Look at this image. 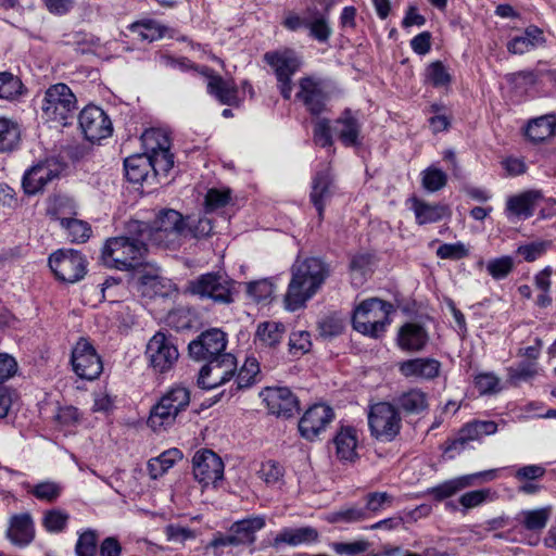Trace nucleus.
<instances>
[{"mask_svg":"<svg viewBox=\"0 0 556 556\" xmlns=\"http://www.w3.org/2000/svg\"><path fill=\"white\" fill-rule=\"evenodd\" d=\"M292 277L285 296L286 308L296 311L313 298L330 275L329 265L320 257L296 260L291 268Z\"/></svg>","mask_w":556,"mask_h":556,"instance_id":"nucleus-1","label":"nucleus"},{"mask_svg":"<svg viewBox=\"0 0 556 556\" xmlns=\"http://www.w3.org/2000/svg\"><path fill=\"white\" fill-rule=\"evenodd\" d=\"M77 111V98L64 83L51 85L41 102V118L50 127L61 128L73 124Z\"/></svg>","mask_w":556,"mask_h":556,"instance_id":"nucleus-2","label":"nucleus"},{"mask_svg":"<svg viewBox=\"0 0 556 556\" xmlns=\"http://www.w3.org/2000/svg\"><path fill=\"white\" fill-rule=\"evenodd\" d=\"M148 249L141 242L131 241L127 236L109 238L101 252L105 267L117 270H132L144 265Z\"/></svg>","mask_w":556,"mask_h":556,"instance_id":"nucleus-3","label":"nucleus"},{"mask_svg":"<svg viewBox=\"0 0 556 556\" xmlns=\"http://www.w3.org/2000/svg\"><path fill=\"white\" fill-rule=\"evenodd\" d=\"M395 311L393 304L370 298L362 301L354 309L353 328L371 338H379L390 324V314Z\"/></svg>","mask_w":556,"mask_h":556,"instance_id":"nucleus-4","label":"nucleus"},{"mask_svg":"<svg viewBox=\"0 0 556 556\" xmlns=\"http://www.w3.org/2000/svg\"><path fill=\"white\" fill-rule=\"evenodd\" d=\"M184 293L200 300H211L215 304L229 305L235 301V281L219 273H206L189 280Z\"/></svg>","mask_w":556,"mask_h":556,"instance_id":"nucleus-5","label":"nucleus"},{"mask_svg":"<svg viewBox=\"0 0 556 556\" xmlns=\"http://www.w3.org/2000/svg\"><path fill=\"white\" fill-rule=\"evenodd\" d=\"M189 404V390L182 386H175L152 407L148 425L154 431L165 429L175 422L179 413L186 410Z\"/></svg>","mask_w":556,"mask_h":556,"instance_id":"nucleus-6","label":"nucleus"},{"mask_svg":"<svg viewBox=\"0 0 556 556\" xmlns=\"http://www.w3.org/2000/svg\"><path fill=\"white\" fill-rule=\"evenodd\" d=\"M368 427L377 441L392 442L400 433L402 418L397 407L389 402H379L369 407Z\"/></svg>","mask_w":556,"mask_h":556,"instance_id":"nucleus-7","label":"nucleus"},{"mask_svg":"<svg viewBox=\"0 0 556 556\" xmlns=\"http://www.w3.org/2000/svg\"><path fill=\"white\" fill-rule=\"evenodd\" d=\"M153 244L177 249L186 238V218L172 208L160 211L152 223Z\"/></svg>","mask_w":556,"mask_h":556,"instance_id":"nucleus-8","label":"nucleus"},{"mask_svg":"<svg viewBox=\"0 0 556 556\" xmlns=\"http://www.w3.org/2000/svg\"><path fill=\"white\" fill-rule=\"evenodd\" d=\"M265 526V516L252 515L248 518L235 521L226 534H215L210 546L218 548L226 546L252 545L256 541V532L262 530Z\"/></svg>","mask_w":556,"mask_h":556,"instance_id":"nucleus-9","label":"nucleus"},{"mask_svg":"<svg viewBox=\"0 0 556 556\" xmlns=\"http://www.w3.org/2000/svg\"><path fill=\"white\" fill-rule=\"evenodd\" d=\"M263 58L276 74L281 96L289 100L292 92L291 77L300 68L301 60L291 49L268 51Z\"/></svg>","mask_w":556,"mask_h":556,"instance_id":"nucleus-10","label":"nucleus"},{"mask_svg":"<svg viewBox=\"0 0 556 556\" xmlns=\"http://www.w3.org/2000/svg\"><path fill=\"white\" fill-rule=\"evenodd\" d=\"M49 266L55 277L67 283L81 280L87 273V262L83 254L73 249H60L49 257Z\"/></svg>","mask_w":556,"mask_h":556,"instance_id":"nucleus-11","label":"nucleus"},{"mask_svg":"<svg viewBox=\"0 0 556 556\" xmlns=\"http://www.w3.org/2000/svg\"><path fill=\"white\" fill-rule=\"evenodd\" d=\"M198 376V386L202 389H214L229 381L237 368L236 357L232 354L222 355L218 358L206 361Z\"/></svg>","mask_w":556,"mask_h":556,"instance_id":"nucleus-12","label":"nucleus"},{"mask_svg":"<svg viewBox=\"0 0 556 556\" xmlns=\"http://www.w3.org/2000/svg\"><path fill=\"white\" fill-rule=\"evenodd\" d=\"M146 355L151 367L157 372H166L178 361L179 353L172 339L156 332L148 342Z\"/></svg>","mask_w":556,"mask_h":556,"instance_id":"nucleus-13","label":"nucleus"},{"mask_svg":"<svg viewBox=\"0 0 556 556\" xmlns=\"http://www.w3.org/2000/svg\"><path fill=\"white\" fill-rule=\"evenodd\" d=\"M72 365L75 374L87 380L97 379L102 370L103 364L92 344L81 338L72 351Z\"/></svg>","mask_w":556,"mask_h":556,"instance_id":"nucleus-14","label":"nucleus"},{"mask_svg":"<svg viewBox=\"0 0 556 556\" xmlns=\"http://www.w3.org/2000/svg\"><path fill=\"white\" fill-rule=\"evenodd\" d=\"M227 345V336L217 328H212L202 332L195 340L189 343V354L195 361H211L222 355Z\"/></svg>","mask_w":556,"mask_h":556,"instance_id":"nucleus-15","label":"nucleus"},{"mask_svg":"<svg viewBox=\"0 0 556 556\" xmlns=\"http://www.w3.org/2000/svg\"><path fill=\"white\" fill-rule=\"evenodd\" d=\"M78 124L85 139H108L113 135V125L109 115L93 104L80 111Z\"/></svg>","mask_w":556,"mask_h":556,"instance_id":"nucleus-16","label":"nucleus"},{"mask_svg":"<svg viewBox=\"0 0 556 556\" xmlns=\"http://www.w3.org/2000/svg\"><path fill=\"white\" fill-rule=\"evenodd\" d=\"M332 407L326 404H314L308 407L299 420V432L307 441L316 440L334 419Z\"/></svg>","mask_w":556,"mask_h":556,"instance_id":"nucleus-17","label":"nucleus"},{"mask_svg":"<svg viewBox=\"0 0 556 556\" xmlns=\"http://www.w3.org/2000/svg\"><path fill=\"white\" fill-rule=\"evenodd\" d=\"M61 161L54 162V159H47L28 169L23 177V188L27 194H35L41 191L50 181L58 178L61 169L65 165L64 156L60 155Z\"/></svg>","mask_w":556,"mask_h":556,"instance_id":"nucleus-18","label":"nucleus"},{"mask_svg":"<svg viewBox=\"0 0 556 556\" xmlns=\"http://www.w3.org/2000/svg\"><path fill=\"white\" fill-rule=\"evenodd\" d=\"M496 478V470H484L470 475L459 476L450 480H445L442 483L429 488L427 494L432 496L434 501L441 502L448 498L464 489L478 484V480L491 481Z\"/></svg>","mask_w":556,"mask_h":556,"instance_id":"nucleus-19","label":"nucleus"},{"mask_svg":"<svg viewBox=\"0 0 556 556\" xmlns=\"http://www.w3.org/2000/svg\"><path fill=\"white\" fill-rule=\"evenodd\" d=\"M193 476L203 485L215 483L223 479L224 463L222 458L211 450H200L192 458Z\"/></svg>","mask_w":556,"mask_h":556,"instance_id":"nucleus-20","label":"nucleus"},{"mask_svg":"<svg viewBox=\"0 0 556 556\" xmlns=\"http://www.w3.org/2000/svg\"><path fill=\"white\" fill-rule=\"evenodd\" d=\"M261 395L269 413L278 417L289 418L300 410L298 397L288 388H266Z\"/></svg>","mask_w":556,"mask_h":556,"instance_id":"nucleus-21","label":"nucleus"},{"mask_svg":"<svg viewBox=\"0 0 556 556\" xmlns=\"http://www.w3.org/2000/svg\"><path fill=\"white\" fill-rule=\"evenodd\" d=\"M334 193L336 185L330 169L325 167L316 172L312 180L309 200L318 213L319 220L324 218L325 207Z\"/></svg>","mask_w":556,"mask_h":556,"instance_id":"nucleus-22","label":"nucleus"},{"mask_svg":"<svg viewBox=\"0 0 556 556\" xmlns=\"http://www.w3.org/2000/svg\"><path fill=\"white\" fill-rule=\"evenodd\" d=\"M312 115H319L326 110L328 100L320 81L312 77H303L299 81V91L295 94Z\"/></svg>","mask_w":556,"mask_h":556,"instance_id":"nucleus-23","label":"nucleus"},{"mask_svg":"<svg viewBox=\"0 0 556 556\" xmlns=\"http://www.w3.org/2000/svg\"><path fill=\"white\" fill-rule=\"evenodd\" d=\"M497 424L492 420H475L462 427L456 439L452 440L445 448V453L462 452L470 441L479 440L484 435L494 434Z\"/></svg>","mask_w":556,"mask_h":556,"instance_id":"nucleus-24","label":"nucleus"},{"mask_svg":"<svg viewBox=\"0 0 556 556\" xmlns=\"http://www.w3.org/2000/svg\"><path fill=\"white\" fill-rule=\"evenodd\" d=\"M396 342L399 348L405 352H420L429 342V333L419 323H405L397 331Z\"/></svg>","mask_w":556,"mask_h":556,"instance_id":"nucleus-25","label":"nucleus"},{"mask_svg":"<svg viewBox=\"0 0 556 556\" xmlns=\"http://www.w3.org/2000/svg\"><path fill=\"white\" fill-rule=\"evenodd\" d=\"M399 369L404 377L430 380L439 376L441 363L435 358L419 357L402 362Z\"/></svg>","mask_w":556,"mask_h":556,"instance_id":"nucleus-26","label":"nucleus"},{"mask_svg":"<svg viewBox=\"0 0 556 556\" xmlns=\"http://www.w3.org/2000/svg\"><path fill=\"white\" fill-rule=\"evenodd\" d=\"M207 91L222 104L229 106L239 105L238 88L233 80H226L213 71H207Z\"/></svg>","mask_w":556,"mask_h":556,"instance_id":"nucleus-27","label":"nucleus"},{"mask_svg":"<svg viewBox=\"0 0 556 556\" xmlns=\"http://www.w3.org/2000/svg\"><path fill=\"white\" fill-rule=\"evenodd\" d=\"M7 538L16 546H27L35 538L31 516L28 513L13 515L10 518Z\"/></svg>","mask_w":556,"mask_h":556,"instance_id":"nucleus-28","label":"nucleus"},{"mask_svg":"<svg viewBox=\"0 0 556 556\" xmlns=\"http://www.w3.org/2000/svg\"><path fill=\"white\" fill-rule=\"evenodd\" d=\"M542 199V193L536 190H529L508 199L506 211L508 215H514L521 219L531 217L535 205Z\"/></svg>","mask_w":556,"mask_h":556,"instance_id":"nucleus-29","label":"nucleus"},{"mask_svg":"<svg viewBox=\"0 0 556 556\" xmlns=\"http://www.w3.org/2000/svg\"><path fill=\"white\" fill-rule=\"evenodd\" d=\"M332 442L336 445V454L339 459L353 462L357 457V431L354 427L342 426Z\"/></svg>","mask_w":556,"mask_h":556,"instance_id":"nucleus-30","label":"nucleus"},{"mask_svg":"<svg viewBox=\"0 0 556 556\" xmlns=\"http://www.w3.org/2000/svg\"><path fill=\"white\" fill-rule=\"evenodd\" d=\"M318 540V532L313 527L283 528L274 539L273 546L278 547L281 544L296 546L300 544L312 543Z\"/></svg>","mask_w":556,"mask_h":556,"instance_id":"nucleus-31","label":"nucleus"},{"mask_svg":"<svg viewBox=\"0 0 556 556\" xmlns=\"http://www.w3.org/2000/svg\"><path fill=\"white\" fill-rule=\"evenodd\" d=\"M527 139H549L556 136V115L545 114L530 119L523 128Z\"/></svg>","mask_w":556,"mask_h":556,"instance_id":"nucleus-32","label":"nucleus"},{"mask_svg":"<svg viewBox=\"0 0 556 556\" xmlns=\"http://www.w3.org/2000/svg\"><path fill=\"white\" fill-rule=\"evenodd\" d=\"M397 409L406 415H418L428 408V396L419 389H410L395 400Z\"/></svg>","mask_w":556,"mask_h":556,"instance_id":"nucleus-33","label":"nucleus"},{"mask_svg":"<svg viewBox=\"0 0 556 556\" xmlns=\"http://www.w3.org/2000/svg\"><path fill=\"white\" fill-rule=\"evenodd\" d=\"M544 41L543 31L535 26H530L522 36L513 38L508 42L507 49L513 54H522L543 45Z\"/></svg>","mask_w":556,"mask_h":556,"instance_id":"nucleus-34","label":"nucleus"},{"mask_svg":"<svg viewBox=\"0 0 556 556\" xmlns=\"http://www.w3.org/2000/svg\"><path fill=\"white\" fill-rule=\"evenodd\" d=\"M157 148H152L151 154H147L151 162L154 175L166 176L174 166V155L169 151V141H156Z\"/></svg>","mask_w":556,"mask_h":556,"instance_id":"nucleus-35","label":"nucleus"},{"mask_svg":"<svg viewBox=\"0 0 556 556\" xmlns=\"http://www.w3.org/2000/svg\"><path fill=\"white\" fill-rule=\"evenodd\" d=\"M124 167L127 180L132 184H140L147 179L151 169V162L147 154H137L126 157Z\"/></svg>","mask_w":556,"mask_h":556,"instance_id":"nucleus-36","label":"nucleus"},{"mask_svg":"<svg viewBox=\"0 0 556 556\" xmlns=\"http://www.w3.org/2000/svg\"><path fill=\"white\" fill-rule=\"evenodd\" d=\"M285 332L286 327L283 324L263 321L257 326L255 339L258 340L262 345L274 348L281 341Z\"/></svg>","mask_w":556,"mask_h":556,"instance_id":"nucleus-37","label":"nucleus"},{"mask_svg":"<svg viewBox=\"0 0 556 556\" xmlns=\"http://www.w3.org/2000/svg\"><path fill=\"white\" fill-rule=\"evenodd\" d=\"M413 210L419 225L437 223L441 220L445 214V207L443 205L429 204L416 198L413 199Z\"/></svg>","mask_w":556,"mask_h":556,"instance_id":"nucleus-38","label":"nucleus"},{"mask_svg":"<svg viewBox=\"0 0 556 556\" xmlns=\"http://www.w3.org/2000/svg\"><path fill=\"white\" fill-rule=\"evenodd\" d=\"M334 135L340 139H357L359 134V123L354 112L345 109L333 126Z\"/></svg>","mask_w":556,"mask_h":556,"instance_id":"nucleus-39","label":"nucleus"},{"mask_svg":"<svg viewBox=\"0 0 556 556\" xmlns=\"http://www.w3.org/2000/svg\"><path fill=\"white\" fill-rule=\"evenodd\" d=\"M129 29L137 34L141 40L154 41L163 38L168 31V27L160 24L154 20H144L135 22L130 25Z\"/></svg>","mask_w":556,"mask_h":556,"instance_id":"nucleus-40","label":"nucleus"},{"mask_svg":"<svg viewBox=\"0 0 556 556\" xmlns=\"http://www.w3.org/2000/svg\"><path fill=\"white\" fill-rule=\"evenodd\" d=\"M138 288L143 296L153 298L159 294L164 295V293H162L163 286L159 275V269L153 266H149V270L139 276Z\"/></svg>","mask_w":556,"mask_h":556,"instance_id":"nucleus-41","label":"nucleus"},{"mask_svg":"<svg viewBox=\"0 0 556 556\" xmlns=\"http://www.w3.org/2000/svg\"><path fill=\"white\" fill-rule=\"evenodd\" d=\"M257 476L266 485L280 488L283 484L285 469L278 462L269 459L261 464Z\"/></svg>","mask_w":556,"mask_h":556,"instance_id":"nucleus-42","label":"nucleus"},{"mask_svg":"<svg viewBox=\"0 0 556 556\" xmlns=\"http://www.w3.org/2000/svg\"><path fill=\"white\" fill-rule=\"evenodd\" d=\"M61 226L66 230L67 237L72 242H86L91 235V228L88 223L75 218H61Z\"/></svg>","mask_w":556,"mask_h":556,"instance_id":"nucleus-43","label":"nucleus"},{"mask_svg":"<svg viewBox=\"0 0 556 556\" xmlns=\"http://www.w3.org/2000/svg\"><path fill=\"white\" fill-rule=\"evenodd\" d=\"M447 184V175L434 165L421 172V185L429 192H437Z\"/></svg>","mask_w":556,"mask_h":556,"instance_id":"nucleus-44","label":"nucleus"},{"mask_svg":"<svg viewBox=\"0 0 556 556\" xmlns=\"http://www.w3.org/2000/svg\"><path fill=\"white\" fill-rule=\"evenodd\" d=\"M99 534L96 530L87 529L78 535L75 544L76 556H97Z\"/></svg>","mask_w":556,"mask_h":556,"instance_id":"nucleus-45","label":"nucleus"},{"mask_svg":"<svg viewBox=\"0 0 556 556\" xmlns=\"http://www.w3.org/2000/svg\"><path fill=\"white\" fill-rule=\"evenodd\" d=\"M231 199V190L229 188H211L207 190L204 208L205 213H213L219 208L225 207Z\"/></svg>","mask_w":556,"mask_h":556,"instance_id":"nucleus-46","label":"nucleus"},{"mask_svg":"<svg viewBox=\"0 0 556 556\" xmlns=\"http://www.w3.org/2000/svg\"><path fill=\"white\" fill-rule=\"evenodd\" d=\"M127 232L131 241L141 242L147 248L148 243L153 244V228L152 224H148L140 220H130L127 224Z\"/></svg>","mask_w":556,"mask_h":556,"instance_id":"nucleus-47","label":"nucleus"},{"mask_svg":"<svg viewBox=\"0 0 556 556\" xmlns=\"http://www.w3.org/2000/svg\"><path fill=\"white\" fill-rule=\"evenodd\" d=\"M258 372L260 365L256 358L248 357L237 375V390H242L251 387L255 382V378Z\"/></svg>","mask_w":556,"mask_h":556,"instance_id":"nucleus-48","label":"nucleus"},{"mask_svg":"<svg viewBox=\"0 0 556 556\" xmlns=\"http://www.w3.org/2000/svg\"><path fill=\"white\" fill-rule=\"evenodd\" d=\"M21 79L8 72L0 73V99L13 100L22 93Z\"/></svg>","mask_w":556,"mask_h":556,"instance_id":"nucleus-49","label":"nucleus"},{"mask_svg":"<svg viewBox=\"0 0 556 556\" xmlns=\"http://www.w3.org/2000/svg\"><path fill=\"white\" fill-rule=\"evenodd\" d=\"M551 515V508L544 507L523 511V526L530 531H540L545 528Z\"/></svg>","mask_w":556,"mask_h":556,"instance_id":"nucleus-50","label":"nucleus"},{"mask_svg":"<svg viewBox=\"0 0 556 556\" xmlns=\"http://www.w3.org/2000/svg\"><path fill=\"white\" fill-rule=\"evenodd\" d=\"M245 286L248 295L255 302L269 300L275 290L274 283L269 279L250 281Z\"/></svg>","mask_w":556,"mask_h":556,"instance_id":"nucleus-51","label":"nucleus"},{"mask_svg":"<svg viewBox=\"0 0 556 556\" xmlns=\"http://www.w3.org/2000/svg\"><path fill=\"white\" fill-rule=\"evenodd\" d=\"M426 78L433 87H445L451 83V75L441 61L432 62L426 70Z\"/></svg>","mask_w":556,"mask_h":556,"instance_id":"nucleus-52","label":"nucleus"},{"mask_svg":"<svg viewBox=\"0 0 556 556\" xmlns=\"http://www.w3.org/2000/svg\"><path fill=\"white\" fill-rule=\"evenodd\" d=\"M289 352L293 356H301L312 348L311 333L304 330L293 331L289 337Z\"/></svg>","mask_w":556,"mask_h":556,"instance_id":"nucleus-53","label":"nucleus"},{"mask_svg":"<svg viewBox=\"0 0 556 556\" xmlns=\"http://www.w3.org/2000/svg\"><path fill=\"white\" fill-rule=\"evenodd\" d=\"M29 493L40 501L54 502L61 495L62 486L53 481H43L35 484Z\"/></svg>","mask_w":556,"mask_h":556,"instance_id":"nucleus-54","label":"nucleus"},{"mask_svg":"<svg viewBox=\"0 0 556 556\" xmlns=\"http://www.w3.org/2000/svg\"><path fill=\"white\" fill-rule=\"evenodd\" d=\"M309 35L319 42H327L332 34V29L328 24L327 16L318 15L314 20L305 24Z\"/></svg>","mask_w":556,"mask_h":556,"instance_id":"nucleus-55","label":"nucleus"},{"mask_svg":"<svg viewBox=\"0 0 556 556\" xmlns=\"http://www.w3.org/2000/svg\"><path fill=\"white\" fill-rule=\"evenodd\" d=\"M514 268V261L510 256H502L490 260L486 264V270L495 280L506 278Z\"/></svg>","mask_w":556,"mask_h":556,"instance_id":"nucleus-56","label":"nucleus"},{"mask_svg":"<svg viewBox=\"0 0 556 556\" xmlns=\"http://www.w3.org/2000/svg\"><path fill=\"white\" fill-rule=\"evenodd\" d=\"M494 492L491 491V489H481V490H473L464 493L459 497V504L465 509H471L476 508L486 501L493 500Z\"/></svg>","mask_w":556,"mask_h":556,"instance_id":"nucleus-57","label":"nucleus"},{"mask_svg":"<svg viewBox=\"0 0 556 556\" xmlns=\"http://www.w3.org/2000/svg\"><path fill=\"white\" fill-rule=\"evenodd\" d=\"M475 387L481 395L494 394L502 390L501 379L492 372L477 375L475 377Z\"/></svg>","mask_w":556,"mask_h":556,"instance_id":"nucleus-58","label":"nucleus"},{"mask_svg":"<svg viewBox=\"0 0 556 556\" xmlns=\"http://www.w3.org/2000/svg\"><path fill=\"white\" fill-rule=\"evenodd\" d=\"M213 232L212 220L207 217H200L197 220H186V237L191 236L195 239L208 237Z\"/></svg>","mask_w":556,"mask_h":556,"instance_id":"nucleus-59","label":"nucleus"},{"mask_svg":"<svg viewBox=\"0 0 556 556\" xmlns=\"http://www.w3.org/2000/svg\"><path fill=\"white\" fill-rule=\"evenodd\" d=\"M70 515L62 509H51L45 514L43 526L49 532L63 531L68 522Z\"/></svg>","mask_w":556,"mask_h":556,"instance_id":"nucleus-60","label":"nucleus"},{"mask_svg":"<svg viewBox=\"0 0 556 556\" xmlns=\"http://www.w3.org/2000/svg\"><path fill=\"white\" fill-rule=\"evenodd\" d=\"M365 508L369 516V513H378L384 508V506H391L393 496L387 492H370L365 496Z\"/></svg>","mask_w":556,"mask_h":556,"instance_id":"nucleus-61","label":"nucleus"},{"mask_svg":"<svg viewBox=\"0 0 556 556\" xmlns=\"http://www.w3.org/2000/svg\"><path fill=\"white\" fill-rule=\"evenodd\" d=\"M468 248L463 242L443 243L437 250V255L442 260L458 261L467 257Z\"/></svg>","mask_w":556,"mask_h":556,"instance_id":"nucleus-62","label":"nucleus"},{"mask_svg":"<svg viewBox=\"0 0 556 556\" xmlns=\"http://www.w3.org/2000/svg\"><path fill=\"white\" fill-rule=\"evenodd\" d=\"M319 334L325 339L340 336L344 330L343 319L336 316H328L318 324Z\"/></svg>","mask_w":556,"mask_h":556,"instance_id":"nucleus-63","label":"nucleus"},{"mask_svg":"<svg viewBox=\"0 0 556 556\" xmlns=\"http://www.w3.org/2000/svg\"><path fill=\"white\" fill-rule=\"evenodd\" d=\"M542 72L535 71H519L506 75V80L517 88L533 86L538 83Z\"/></svg>","mask_w":556,"mask_h":556,"instance_id":"nucleus-64","label":"nucleus"}]
</instances>
